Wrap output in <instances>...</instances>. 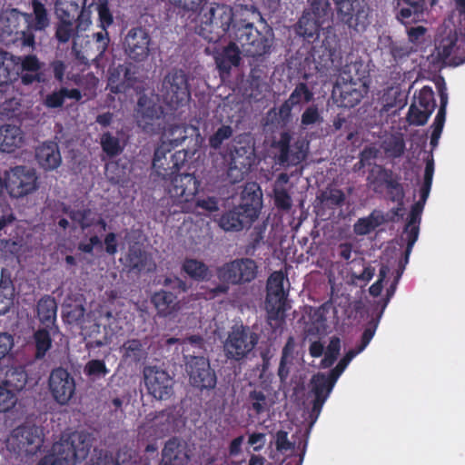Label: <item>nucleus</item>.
Wrapping results in <instances>:
<instances>
[{
  "label": "nucleus",
  "mask_w": 465,
  "mask_h": 465,
  "mask_svg": "<svg viewBox=\"0 0 465 465\" xmlns=\"http://www.w3.org/2000/svg\"><path fill=\"white\" fill-rule=\"evenodd\" d=\"M228 5L213 3L198 14V31L209 41H216L225 34L232 36L240 24L241 13Z\"/></svg>",
  "instance_id": "1"
},
{
  "label": "nucleus",
  "mask_w": 465,
  "mask_h": 465,
  "mask_svg": "<svg viewBox=\"0 0 465 465\" xmlns=\"http://www.w3.org/2000/svg\"><path fill=\"white\" fill-rule=\"evenodd\" d=\"M89 447L87 434L81 431L64 432L38 465H76L79 460L85 457Z\"/></svg>",
  "instance_id": "2"
},
{
  "label": "nucleus",
  "mask_w": 465,
  "mask_h": 465,
  "mask_svg": "<svg viewBox=\"0 0 465 465\" xmlns=\"http://www.w3.org/2000/svg\"><path fill=\"white\" fill-rule=\"evenodd\" d=\"M240 24L232 38L240 42L242 47L252 55L262 54L269 47L267 37L253 27L252 24L261 18L259 12L253 7H240Z\"/></svg>",
  "instance_id": "3"
},
{
  "label": "nucleus",
  "mask_w": 465,
  "mask_h": 465,
  "mask_svg": "<svg viewBox=\"0 0 465 465\" xmlns=\"http://www.w3.org/2000/svg\"><path fill=\"white\" fill-rule=\"evenodd\" d=\"M252 196L234 210L224 213L219 220V225L224 231H240L250 225L257 217L261 209V193L255 184L250 186Z\"/></svg>",
  "instance_id": "4"
},
{
  "label": "nucleus",
  "mask_w": 465,
  "mask_h": 465,
  "mask_svg": "<svg viewBox=\"0 0 465 465\" xmlns=\"http://www.w3.org/2000/svg\"><path fill=\"white\" fill-rule=\"evenodd\" d=\"M5 189L12 199H24L35 193L39 187L35 169L18 165L6 170L4 174Z\"/></svg>",
  "instance_id": "5"
},
{
  "label": "nucleus",
  "mask_w": 465,
  "mask_h": 465,
  "mask_svg": "<svg viewBox=\"0 0 465 465\" xmlns=\"http://www.w3.org/2000/svg\"><path fill=\"white\" fill-rule=\"evenodd\" d=\"M96 11L99 17L100 26L104 32L95 34L96 42L98 44V50L102 53L106 48L108 37L106 28L113 23V15L109 10L107 0H96L90 3L87 6L81 9L78 15V24L75 28L77 33L84 32L92 25V14Z\"/></svg>",
  "instance_id": "6"
},
{
  "label": "nucleus",
  "mask_w": 465,
  "mask_h": 465,
  "mask_svg": "<svg viewBox=\"0 0 465 465\" xmlns=\"http://www.w3.org/2000/svg\"><path fill=\"white\" fill-rule=\"evenodd\" d=\"M337 18L349 28L363 32L370 25V8L365 0H331Z\"/></svg>",
  "instance_id": "7"
},
{
  "label": "nucleus",
  "mask_w": 465,
  "mask_h": 465,
  "mask_svg": "<svg viewBox=\"0 0 465 465\" xmlns=\"http://www.w3.org/2000/svg\"><path fill=\"white\" fill-rule=\"evenodd\" d=\"M358 64H354L349 66V73L351 69L356 71V75H349L347 82L342 85L335 84L332 89V98L338 106L352 108L356 106L367 93L366 83L362 81L365 77V72L360 74L357 69Z\"/></svg>",
  "instance_id": "8"
},
{
  "label": "nucleus",
  "mask_w": 465,
  "mask_h": 465,
  "mask_svg": "<svg viewBox=\"0 0 465 465\" xmlns=\"http://www.w3.org/2000/svg\"><path fill=\"white\" fill-rule=\"evenodd\" d=\"M257 266L252 260L241 259L226 263L217 271L221 285L216 292H226L230 284H241L251 282L256 276Z\"/></svg>",
  "instance_id": "9"
},
{
  "label": "nucleus",
  "mask_w": 465,
  "mask_h": 465,
  "mask_svg": "<svg viewBox=\"0 0 465 465\" xmlns=\"http://www.w3.org/2000/svg\"><path fill=\"white\" fill-rule=\"evenodd\" d=\"M42 441V429L34 424L25 423L13 430L7 440V446L18 453L33 455L39 450Z\"/></svg>",
  "instance_id": "10"
},
{
  "label": "nucleus",
  "mask_w": 465,
  "mask_h": 465,
  "mask_svg": "<svg viewBox=\"0 0 465 465\" xmlns=\"http://www.w3.org/2000/svg\"><path fill=\"white\" fill-rule=\"evenodd\" d=\"M288 281L282 272L272 273L267 283L266 310L270 319L282 318L286 309Z\"/></svg>",
  "instance_id": "11"
},
{
  "label": "nucleus",
  "mask_w": 465,
  "mask_h": 465,
  "mask_svg": "<svg viewBox=\"0 0 465 465\" xmlns=\"http://www.w3.org/2000/svg\"><path fill=\"white\" fill-rule=\"evenodd\" d=\"M436 107L434 92L429 85L423 86L414 94L413 102L409 107L407 121L411 125L421 126L427 124Z\"/></svg>",
  "instance_id": "12"
},
{
  "label": "nucleus",
  "mask_w": 465,
  "mask_h": 465,
  "mask_svg": "<svg viewBox=\"0 0 465 465\" xmlns=\"http://www.w3.org/2000/svg\"><path fill=\"white\" fill-rule=\"evenodd\" d=\"M86 0H57L55 5L56 15L60 20L56 35L62 42H66L73 36V22L78 24L80 6H87Z\"/></svg>",
  "instance_id": "13"
},
{
  "label": "nucleus",
  "mask_w": 465,
  "mask_h": 465,
  "mask_svg": "<svg viewBox=\"0 0 465 465\" xmlns=\"http://www.w3.org/2000/svg\"><path fill=\"white\" fill-rule=\"evenodd\" d=\"M48 387L54 400L60 405H66L74 396L76 385L65 369L56 368L50 373Z\"/></svg>",
  "instance_id": "14"
},
{
  "label": "nucleus",
  "mask_w": 465,
  "mask_h": 465,
  "mask_svg": "<svg viewBox=\"0 0 465 465\" xmlns=\"http://www.w3.org/2000/svg\"><path fill=\"white\" fill-rule=\"evenodd\" d=\"M256 339L253 333L243 327L232 331L224 343L227 358L239 361L244 358L254 347Z\"/></svg>",
  "instance_id": "15"
},
{
  "label": "nucleus",
  "mask_w": 465,
  "mask_h": 465,
  "mask_svg": "<svg viewBox=\"0 0 465 465\" xmlns=\"http://www.w3.org/2000/svg\"><path fill=\"white\" fill-rule=\"evenodd\" d=\"M144 383L148 392L157 400H167L173 394V381L163 370L147 367L143 371Z\"/></svg>",
  "instance_id": "16"
},
{
  "label": "nucleus",
  "mask_w": 465,
  "mask_h": 465,
  "mask_svg": "<svg viewBox=\"0 0 465 465\" xmlns=\"http://www.w3.org/2000/svg\"><path fill=\"white\" fill-rule=\"evenodd\" d=\"M184 161V152L177 151L172 153L170 148L160 144L154 153L153 169L158 176L165 179L174 174Z\"/></svg>",
  "instance_id": "17"
},
{
  "label": "nucleus",
  "mask_w": 465,
  "mask_h": 465,
  "mask_svg": "<svg viewBox=\"0 0 465 465\" xmlns=\"http://www.w3.org/2000/svg\"><path fill=\"white\" fill-rule=\"evenodd\" d=\"M163 88L164 99L173 108L189 98L186 76L182 71L170 73L163 81Z\"/></svg>",
  "instance_id": "18"
},
{
  "label": "nucleus",
  "mask_w": 465,
  "mask_h": 465,
  "mask_svg": "<svg viewBox=\"0 0 465 465\" xmlns=\"http://www.w3.org/2000/svg\"><path fill=\"white\" fill-rule=\"evenodd\" d=\"M200 182L190 173L176 175L168 189L170 197L179 203L192 201L199 191Z\"/></svg>",
  "instance_id": "19"
},
{
  "label": "nucleus",
  "mask_w": 465,
  "mask_h": 465,
  "mask_svg": "<svg viewBox=\"0 0 465 465\" xmlns=\"http://www.w3.org/2000/svg\"><path fill=\"white\" fill-rule=\"evenodd\" d=\"M187 372L191 383L197 388L208 389L215 385V376L203 357H192L187 362Z\"/></svg>",
  "instance_id": "20"
},
{
  "label": "nucleus",
  "mask_w": 465,
  "mask_h": 465,
  "mask_svg": "<svg viewBox=\"0 0 465 465\" xmlns=\"http://www.w3.org/2000/svg\"><path fill=\"white\" fill-rule=\"evenodd\" d=\"M378 45L382 52L389 54L395 64L406 61L417 52L416 46L406 40H397L391 35L382 34L379 36Z\"/></svg>",
  "instance_id": "21"
},
{
  "label": "nucleus",
  "mask_w": 465,
  "mask_h": 465,
  "mask_svg": "<svg viewBox=\"0 0 465 465\" xmlns=\"http://www.w3.org/2000/svg\"><path fill=\"white\" fill-rule=\"evenodd\" d=\"M163 110L153 98L142 97L138 103L136 120L138 124L146 132H154L160 125Z\"/></svg>",
  "instance_id": "22"
},
{
  "label": "nucleus",
  "mask_w": 465,
  "mask_h": 465,
  "mask_svg": "<svg viewBox=\"0 0 465 465\" xmlns=\"http://www.w3.org/2000/svg\"><path fill=\"white\" fill-rule=\"evenodd\" d=\"M361 351H360V345H357L355 348L349 350L333 369L325 373L322 372V407L351 361Z\"/></svg>",
  "instance_id": "23"
},
{
  "label": "nucleus",
  "mask_w": 465,
  "mask_h": 465,
  "mask_svg": "<svg viewBox=\"0 0 465 465\" xmlns=\"http://www.w3.org/2000/svg\"><path fill=\"white\" fill-rule=\"evenodd\" d=\"M34 20L30 21L29 16L25 14L12 10L6 15L7 21L10 22V32L16 30L21 24L27 25L31 28L41 30L48 25V18L45 7L40 3L35 1L33 3Z\"/></svg>",
  "instance_id": "24"
},
{
  "label": "nucleus",
  "mask_w": 465,
  "mask_h": 465,
  "mask_svg": "<svg viewBox=\"0 0 465 465\" xmlns=\"http://www.w3.org/2000/svg\"><path fill=\"white\" fill-rule=\"evenodd\" d=\"M252 163V151L251 148L241 147L236 149L231 157L228 176L232 183L241 181Z\"/></svg>",
  "instance_id": "25"
},
{
  "label": "nucleus",
  "mask_w": 465,
  "mask_h": 465,
  "mask_svg": "<svg viewBox=\"0 0 465 465\" xmlns=\"http://www.w3.org/2000/svg\"><path fill=\"white\" fill-rule=\"evenodd\" d=\"M35 160L45 171H54L62 163V156L57 143H44L35 150Z\"/></svg>",
  "instance_id": "26"
},
{
  "label": "nucleus",
  "mask_w": 465,
  "mask_h": 465,
  "mask_svg": "<svg viewBox=\"0 0 465 465\" xmlns=\"http://www.w3.org/2000/svg\"><path fill=\"white\" fill-rule=\"evenodd\" d=\"M408 5L402 7L397 14V19L406 25L410 23H417L423 19L424 14L427 10V4L430 3V6L437 4L438 0H402Z\"/></svg>",
  "instance_id": "27"
},
{
  "label": "nucleus",
  "mask_w": 465,
  "mask_h": 465,
  "mask_svg": "<svg viewBox=\"0 0 465 465\" xmlns=\"http://www.w3.org/2000/svg\"><path fill=\"white\" fill-rule=\"evenodd\" d=\"M126 51L134 60H143L149 53V37L143 30L131 31L125 38Z\"/></svg>",
  "instance_id": "28"
},
{
  "label": "nucleus",
  "mask_w": 465,
  "mask_h": 465,
  "mask_svg": "<svg viewBox=\"0 0 465 465\" xmlns=\"http://www.w3.org/2000/svg\"><path fill=\"white\" fill-rule=\"evenodd\" d=\"M24 143L22 130L13 124L0 126V151L12 153L20 148Z\"/></svg>",
  "instance_id": "29"
},
{
  "label": "nucleus",
  "mask_w": 465,
  "mask_h": 465,
  "mask_svg": "<svg viewBox=\"0 0 465 465\" xmlns=\"http://www.w3.org/2000/svg\"><path fill=\"white\" fill-rule=\"evenodd\" d=\"M396 173L383 165L374 164L369 170L367 175V184L375 193H383L385 188Z\"/></svg>",
  "instance_id": "30"
},
{
  "label": "nucleus",
  "mask_w": 465,
  "mask_h": 465,
  "mask_svg": "<svg viewBox=\"0 0 465 465\" xmlns=\"http://www.w3.org/2000/svg\"><path fill=\"white\" fill-rule=\"evenodd\" d=\"M15 60L17 66V77L22 74L21 79L25 84H29L35 81L40 80L38 71L41 64L35 56L29 55L22 60L20 57L15 55Z\"/></svg>",
  "instance_id": "31"
},
{
  "label": "nucleus",
  "mask_w": 465,
  "mask_h": 465,
  "mask_svg": "<svg viewBox=\"0 0 465 465\" xmlns=\"http://www.w3.org/2000/svg\"><path fill=\"white\" fill-rule=\"evenodd\" d=\"M189 457L184 445L169 440L163 450V465H187Z\"/></svg>",
  "instance_id": "32"
},
{
  "label": "nucleus",
  "mask_w": 465,
  "mask_h": 465,
  "mask_svg": "<svg viewBox=\"0 0 465 465\" xmlns=\"http://www.w3.org/2000/svg\"><path fill=\"white\" fill-rule=\"evenodd\" d=\"M124 263L138 271H151L154 268L151 257L143 252L139 246H133L123 258Z\"/></svg>",
  "instance_id": "33"
},
{
  "label": "nucleus",
  "mask_w": 465,
  "mask_h": 465,
  "mask_svg": "<svg viewBox=\"0 0 465 465\" xmlns=\"http://www.w3.org/2000/svg\"><path fill=\"white\" fill-rule=\"evenodd\" d=\"M15 55L0 50V88L17 80Z\"/></svg>",
  "instance_id": "34"
},
{
  "label": "nucleus",
  "mask_w": 465,
  "mask_h": 465,
  "mask_svg": "<svg viewBox=\"0 0 465 465\" xmlns=\"http://www.w3.org/2000/svg\"><path fill=\"white\" fill-rule=\"evenodd\" d=\"M152 302L158 313L163 316H171L180 308L176 297L173 293L163 291L156 292L153 296Z\"/></svg>",
  "instance_id": "35"
},
{
  "label": "nucleus",
  "mask_w": 465,
  "mask_h": 465,
  "mask_svg": "<svg viewBox=\"0 0 465 465\" xmlns=\"http://www.w3.org/2000/svg\"><path fill=\"white\" fill-rule=\"evenodd\" d=\"M215 61L218 69L223 74H228L232 67L238 65L240 52L234 44H231L216 54Z\"/></svg>",
  "instance_id": "36"
},
{
  "label": "nucleus",
  "mask_w": 465,
  "mask_h": 465,
  "mask_svg": "<svg viewBox=\"0 0 465 465\" xmlns=\"http://www.w3.org/2000/svg\"><path fill=\"white\" fill-rule=\"evenodd\" d=\"M56 326L39 328L35 333V343L36 348V357L42 358L51 348L52 339L58 334Z\"/></svg>",
  "instance_id": "37"
},
{
  "label": "nucleus",
  "mask_w": 465,
  "mask_h": 465,
  "mask_svg": "<svg viewBox=\"0 0 465 465\" xmlns=\"http://www.w3.org/2000/svg\"><path fill=\"white\" fill-rule=\"evenodd\" d=\"M385 222L383 214L379 211H372L367 217L360 218L353 225L354 233L366 235L374 231Z\"/></svg>",
  "instance_id": "38"
},
{
  "label": "nucleus",
  "mask_w": 465,
  "mask_h": 465,
  "mask_svg": "<svg viewBox=\"0 0 465 465\" xmlns=\"http://www.w3.org/2000/svg\"><path fill=\"white\" fill-rule=\"evenodd\" d=\"M37 317L43 326H55L56 303L53 298L46 297L39 301L37 304Z\"/></svg>",
  "instance_id": "39"
},
{
  "label": "nucleus",
  "mask_w": 465,
  "mask_h": 465,
  "mask_svg": "<svg viewBox=\"0 0 465 465\" xmlns=\"http://www.w3.org/2000/svg\"><path fill=\"white\" fill-rule=\"evenodd\" d=\"M187 133L188 128L185 126H168L163 133L160 144L170 149L174 148L185 140Z\"/></svg>",
  "instance_id": "40"
},
{
  "label": "nucleus",
  "mask_w": 465,
  "mask_h": 465,
  "mask_svg": "<svg viewBox=\"0 0 465 465\" xmlns=\"http://www.w3.org/2000/svg\"><path fill=\"white\" fill-rule=\"evenodd\" d=\"M183 270L191 278L197 281H204L210 276L208 267L203 262L195 259H186L183 263Z\"/></svg>",
  "instance_id": "41"
},
{
  "label": "nucleus",
  "mask_w": 465,
  "mask_h": 465,
  "mask_svg": "<svg viewBox=\"0 0 465 465\" xmlns=\"http://www.w3.org/2000/svg\"><path fill=\"white\" fill-rule=\"evenodd\" d=\"M27 382V375L25 371L20 369H12L6 372L3 386L15 394L22 391Z\"/></svg>",
  "instance_id": "42"
},
{
  "label": "nucleus",
  "mask_w": 465,
  "mask_h": 465,
  "mask_svg": "<svg viewBox=\"0 0 465 465\" xmlns=\"http://www.w3.org/2000/svg\"><path fill=\"white\" fill-rule=\"evenodd\" d=\"M63 313L67 323L77 325L80 328L86 322L89 316L84 315V308L80 303L74 305L66 303L64 306Z\"/></svg>",
  "instance_id": "43"
},
{
  "label": "nucleus",
  "mask_w": 465,
  "mask_h": 465,
  "mask_svg": "<svg viewBox=\"0 0 465 465\" xmlns=\"http://www.w3.org/2000/svg\"><path fill=\"white\" fill-rule=\"evenodd\" d=\"M340 351L341 340L337 336L331 338V341L325 350L322 344V355L323 354V358L322 359V369H326L332 366L338 359Z\"/></svg>",
  "instance_id": "44"
},
{
  "label": "nucleus",
  "mask_w": 465,
  "mask_h": 465,
  "mask_svg": "<svg viewBox=\"0 0 465 465\" xmlns=\"http://www.w3.org/2000/svg\"><path fill=\"white\" fill-rule=\"evenodd\" d=\"M318 29V14L315 11L304 13L299 21L298 33L310 37L317 34Z\"/></svg>",
  "instance_id": "45"
},
{
  "label": "nucleus",
  "mask_w": 465,
  "mask_h": 465,
  "mask_svg": "<svg viewBox=\"0 0 465 465\" xmlns=\"http://www.w3.org/2000/svg\"><path fill=\"white\" fill-rule=\"evenodd\" d=\"M73 219L77 222L83 228L94 226L95 232H103L105 230V223L91 211L77 212L73 214Z\"/></svg>",
  "instance_id": "46"
},
{
  "label": "nucleus",
  "mask_w": 465,
  "mask_h": 465,
  "mask_svg": "<svg viewBox=\"0 0 465 465\" xmlns=\"http://www.w3.org/2000/svg\"><path fill=\"white\" fill-rule=\"evenodd\" d=\"M15 289L9 279L0 281V315L7 312L13 306Z\"/></svg>",
  "instance_id": "47"
},
{
  "label": "nucleus",
  "mask_w": 465,
  "mask_h": 465,
  "mask_svg": "<svg viewBox=\"0 0 465 465\" xmlns=\"http://www.w3.org/2000/svg\"><path fill=\"white\" fill-rule=\"evenodd\" d=\"M345 194L340 189H330L329 192L322 191V220L325 215L324 208L331 206L332 208L341 207L345 203Z\"/></svg>",
  "instance_id": "48"
},
{
  "label": "nucleus",
  "mask_w": 465,
  "mask_h": 465,
  "mask_svg": "<svg viewBox=\"0 0 465 465\" xmlns=\"http://www.w3.org/2000/svg\"><path fill=\"white\" fill-rule=\"evenodd\" d=\"M439 95L440 108L435 116L431 128L433 131L442 133L446 120V108L448 104V94L444 85L442 87H439Z\"/></svg>",
  "instance_id": "49"
},
{
  "label": "nucleus",
  "mask_w": 465,
  "mask_h": 465,
  "mask_svg": "<svg viewBox=\"0 0 465 465\" xmlns=\"http://www.w3.org/2000/svg\"><path fill=\"white\" fill-rule=\"evenodd\" d=\"M385 153L392 158L401 157L405 150V142L401 135H391L382 143Z\"/></svg>",
  "instance_id": "50"
},
{
  "label": "nucleus",
  "mask_w": 465,
  "mask_h": 465,
  "mask_svg": "<svg viewBox=\"0 0 465 465\" xmlns=\"http://www.w3.org/2000/svg\"><path fill=\"white\" fill-rule=\"evenodd\" d=\"M388 198L397 203L400 206L403 205V199L405 197V191L403 185L401 183V177L399 174H395L391 180L387 187L385 188Z\"/></svg>",
  "instance_id": "51"
},
{
  "label": "nucleus",
  "mask_w": 465,
  "mask_h": 465,
  "mask_svg": "<svg viewBox=\"0 0 465 465\" xmlns=\"http://www.w3.org/2000/svg\"><path fill=\"white\" fill-rule=\"evenodd\" d=\"M82 335L84 338L94 339V341L96 345H104L108 342L107 337L100 338L98 334L101 332V327L92 319L91 316H88L86 322L81 327Z\"/></svg>",
  "instance_id": "52"
},
{
  "label": "nucleus",
  "mask_w": 465,
  "mask_h": 465,
  "mask_svg": "<svg viewBox=\"0 0 465 465\" xmlns=\"http://www.w3.org/2000/svg\"><path fill=\"white\" fill-rule=\"evenodd\" d=\"M311 99V94L304 85H299L293 91L289 100L282 105L281 114H288L291 107L302 102H307Z\"/></svg>",
  "instance_id": "53"
},
{
  "label": "nucleus",
  "mask_w": 465,
  "mask_h": 465,
  "mask_svg": "<svg viewBox=\"0 0 465 465\" xmlns=\"http://www.w3.org/2000/svg\"><path fill=\"white\" fill-rule=\"evenodd\" d=\"M424 205L425 204L418 202L412 204L411 212L409 213L407 223L405 225V232L408 233L409 232H411V230L414 228L418 229V233L420 232V224L421 221V214L424 209Z\"/></svg>",
  "instance_id": "54"
},
{
  "label": "nucleus",
  "mask_w": 465,
  "mask_h": 465,
  "mask_svg": "<svg viewBox=\"0 0 465 465\" xmlns=\"http://www.w3.org/2000/svg\"><path fill=\"white\" fill-rule=\"evenodd\" d=\"M22 248V242L15 240H0V262L16 255Z\"/></svg>",
  "instance_id": "55"
},
{
  "label": "nucleus",
  "mask_w": 465,
  "mask_h": 465,
  "mask_svg": "<svg viewBox=\"0 0 465 465\" xmlns=\"http://www.w3.org/2000/svg\"><path fill=\"white\" fill-rule=\"evenodd\" d=\"M457 36H448L443 38L437 46L438 55L443 60L447 61L454 53L457 45Z\"/></svg>",
  "instance_id": "56"
},
{
  "label": "nucleus",
  "mask_w": 465,
  "mask_h": 465,
  "mask_svg": "<svg viewBox=\"0 0 465 465\" xmlns=\"http://www.w3.org/2000/svg\"><path fill=\"white\" fill-rule=\"evenodd\" d=\"M382 311L376 318H371V321L368 322L366 328L364 329L361 338V343L360 345V351H364V349L368 346V344L371 342V339L373 338L377 327L380 322V318L381 316Z\"/></svg>",
  "instance_id": "57"
},
{
  "label": "nucleus",
  "mask_w": 465,
  "mask_h": 465,
  "mask_svg": "<svg viewBox=\"0 0 465 465\" xmlns=\"http://www.w3.org/2000/svg\"><path fill=\"white\" fill-rule=\"evenodd\" d=\"M16 396L10 390L0 384V412L12 410L16 404Z\"/></svg>",
  "instance_id": "58"
},
{
  "label": "nucleus",
  "mask_w": 465,
  "mask_h": 465,
  "mask_svg": "<svg viewBox=\"0 0 465 465\" xmlns=\"http://www.w3.org/2000/svg\"><path fill=\"white\" fill-rule=\"evenodd\" d=\"M175 6L193 14H199L207 0H169Z\"/></svg>",
  "instance_id": "59"
},
{
  "label": "nucleus",
  "mask_w": 465,
  "mask_h": 465,
  "mask_svg": "<svg viewBox=\"0 0 465 465\" xmlns=\"http://www.w3.org/2000/svg\"><path fill=\"white\" fill-rule=\"evenodd\" d=\"M103 150L109 155H115L121 152L119 140L110 134H104L101 137Z\"/></svg>",
  "instance_id": "60"
},
{
  "label": "nucleus",
  "mask_w": 465,
  "mask_h": 465,
  "mask_svg": "<svg viewBox=\"0 0 465 465\" xmlns=\"http://www.w3.org/2000/svg\"><path fill=\"white\" fill-rule=\"evenodd\" d=\"M84 372L95 379L104 376L107 373V369L102 361L93 360L85 365Z\"/></svg>",
  "instance_id": "61"
},
{
  "label": "nucleus",
  "mask_w": 465,
  "mask_h": 465,
  "mask_svg": "<svg viewBox=\"0 0 465 465\" xmlns=\"http://www.w3.org/2000/svg\"><path fill=\"white\" fill-rule=\"evenodd\" d=\"M426 33L427 29L422 25L410 27L407 29L408 39L406 41L418 49L419 45L422 44Z\"/></svg>",
  "instance_id": "62"
},
{
  "label": "nucleus",
  "mask_w": 465,
  "mask_h": 465,
  "mask_svg": "<svg viewBox=\"0 0 465 465\" xmlns=\"http://www.w3.org/2000/svg\"><path fill=\"white\" fill-rule=\"evenodd\" d=\"M143 345L138 340L127 341L122 347L123 356L130 359H136L142 351Z\"/></svg>",
  "instance_id": "63"
},
{
  "label": "nucleus",
  "mask_w": 465,
  "mask_h": 465,
  "mask_svg": "<svg viewBox=\"0 0 465 465\" xmlns=\"http://www.w3.org/2000/svg\"><path fill=\"white\" fill-rule=\"evenodd\" d=\"M232 135V129L229 126L220 127L210 138V144L213 148L219 147L222 143Z\"/></svg>",
  "instance_id": "64"
}]
</instances>
